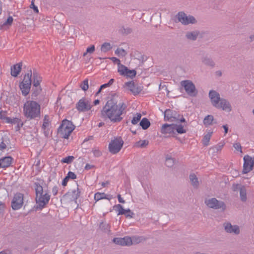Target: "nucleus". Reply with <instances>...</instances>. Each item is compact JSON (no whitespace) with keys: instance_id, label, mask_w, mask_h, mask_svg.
Instances as JSON below:
<instances>
[{"instance_id":"obj_1","label":"nucleus","mask_w":254,"mask_h":254,"mask_svg":"<svg viewBox=\"0 0 254 254\" xmlns=\"http://www.w3.org/2000/svg\"><path fill=\"white\" fill-rule=\"evenodd\" d=\"M126 105L124 102L117 103L113 97L107 101L101 111V116L105 119H109L113 123L121 122L122 117L126 109Z\"/></svg>"},{"instance_id":"obj_2","label":"nucleus","mask_w":254,"mask_h":254,"mask_svg":"<svg viewBox=\"0 0 254 254\" xmlns=\"http://www.w3.org/2000/svg\"><path fill=\"white\" fill-rule=\"evenodd\" d=\"M40 104L37 101L28 100L23 105V114L29 120L36 119L41 117Z\"/></svg>"},{"instance_id":"obj_3","label":"nucleus","mask_w":254,"mask_h":254,"mask_svg":"<svg viewBox=\"0 0 254 254\" xmlns=\"http://www.w3.org/2000/svg\"><path fill=\"white\" fill-rule=\"evenodd\" d=\"M209 97L212 105L215 108L227 112L231 111L232 108L229 102L225 99L221 98L219 93L216 91L210 90L209 92Z\"/></svg>"},{"instance_id":"obj_4","label":"nucleus","mask_w":254,"mask_h":254,"mask_svg":"<svg viewBox=\"0 0 254 254\" xmlns=\"http://www.w3.org/2000/svg\"><path fill=\"white\" fill-rule=\"evenodd\" d=\"M74 128L75 126L71 121L64 119L58 129V133L61 137L67 139Z\"/></svg>"},{"instance_id":"obj_5","label":"nucleus","mask_w":254,"mask_h":254,"mask_svg":"<svg viewBox=\"0 0 254 254\" xmlns=\"http://www.w3.org/2000/svg\"><path fill=\"white\" fill-rule=\"evenodd\" d=\"M175 22H180L183 25L195 24L197 20L191 15H187L184 11L179 12L175 16Z\"/></svg>"},{"instance_id":"obj_6","label":"nucleus","mask_w":254,"mask_h":254,"mask_svg":"<svg viewBox=\"0 0 254 254\" xmlns=\"http://www.w3.org/2000/svg\"><path fill=\"white\" fill-rule=\"evenodd\" d=\"M205 204L207 207L214 209H221L224 211L226 209L225 203L220 200H217L216 198L206 199L204 201Z\"/></svg>"},{"instance_id":"obj_7","label":"nucleus","mask_w":254,"mask_h":254,"mask_svg":"<svg viewBox=\"0 0 254 254\" xmlns=\"http://www.w3.org/2000/svg\"><path fill=\"white\" fill-rule=\"evenodd\" d=\"M31 98L33 100L37 101L39 103L44 102V104H46L47 103V99L45 95L42 93L41 87H32Z\"/></svg>"},{"instance_id":"obj_8","label":"nucleus","mask_w":254,"mask_h":254,"mask_svg":"<svg viewBox=\"0 0 254 254\" xmlns=\"http://www.w3.org/2000/svg\"><path fill=\"white\" fill-rule=\"evenodd\" d=\"M124 144V141L121 137L115 138L109 144V151L112 154H117L121 149Z\"/></svg>"},{"instance_id":"obj_9","label":"nucleus","mask_w":254,"mask_h":254,"mask_svg":"<svg viewBox=\"0 0 254 254\" xmlns=\"http://www.w3.org/2000/svg\"><path fill=\"white\" fill-rule=\"evenodd\" d=\"M50 195L45 192L36 195L35 200L37 204V208L42 210L48 204L50 199Z\"/></svg>"},{"instance_id":"obj_10","label":"nucleus","mask_w":254,"mask_h":254,"mask_svg":"<svg viewBox=\"0 0 254 254\" xmlns=\"http://www.w3.org/2000/svg\"><path fill=\"white\" fill-rule=\"evenodd\" d=\"M181 85L189 96L194 97L196 95L197 91L194 84L191 81L188 80L182 81Z\"/></svg>"},{"instance_id":"obj_11","label":"nucleus","mask_w":254,"mask_h":254,"mask_svg":"<svg viewBox=\"0 0 254 254\" xmlns=\"http://www.w3.org/2000/svg\"><path fill=\"white\" fill-rule=\"evenodd\" d=\"M23 204V194L21 193H16L14 194L11 201V207L14 210L20 209Z\"/></svg>"},{"instance_id":"obj_12","label":"nucleus","mask_w":254,"mask_h":254,"mask_svg":"<svg viewBox=\"0 0 254 254\" xmlns=\"http://www.w3.org/2000/svg\"><path fill=\"white\" fill-rule=\"evenodd\" d=\"M243 174H247L252 171L254 166V157H252L249 155H246L244 157Z\"/></svg>"},{"instance_id":"obj_13","label":"nucleus","mask_w":254,"mask_h":254,"mask_svg":"<svg viewBox=\"0 0 254 254\" xmlns=\"http://www.w3.org/2000/svg\"><path fill=\"white\" fill-rule=\"evenodd\" d=\"M92 106L90 101L82 98L76 104V108L78 111L84 112L90 110Z\"/></svg>"},{"instance_id":"obj_14","label":"nucleus","mask_w":254,"mask_h":254,"mask_svg":"<svg viewBox=\"0 0 254 254\" xmlns=\"http://www.w3.org/2000/svg\"><path fill=\"white\" fill-rule=\"evenodd\" d=\"M125 87L129 90L134 95H138L143 89L142 86L135 84L133 81L126 82Z\"/></svg>"},{"instance_id":"obj_15","label":"nucleus","mask_w":254,"mask_h":254,"mask_svg":"<svg viewBox=\"0 0 254 254\" xmlns=\"http://www.w3.org/2000/svg\"><path fill=\"white\" fill-rule=\"evenodd\" d=\"M179 122L174 125V129L178 133L183 134L187 132V123L186 120L183 117H182L178 120Z\"/></svg>"},{"instance_id":"obj_16","label":"nucleus","mask_w":254,"mask_h":254,"mask_svg":"<svg viewBox=\"0 0 254 254\" xmlns=\"http://www.w3.org/2000/svg\"><path fill=\"white\" fill-rule=\"evenodd\" d=\"M223 227L225 231L230 234L238 235L240 233V227L238 225H233L230 222H227L223 224Z\"/></svg>"},{"instance_id":"obj_17","label":"nucleus","mask_w":254,"mask_h":254,"mask_svg":"<svg viewBox=\"0 0 254 254\" xmlns=\"http://www.w3.org/2000/svg\"><path fill=\"white\" fill-rule=\"evenodd\" d=\"M176 111L168 109L164 112V119L165 121L174 122L179 120V115L177 117Z\"/></svg>"},{"instance_id":"obj_18","label":"nucleus","mask_w":254,"mask_h":254,"mask_svg":"<svg viewBox=\"0 0 254 254\" xmlns=\"http://www.w3.org/2000/svg\"><path fill=\"white\" fill-rule=\"evenodd\" d=\"M113 241L115 244L123 246H128L132 245L131 238L127 236L124 238H115L113 240Z\"/></svg>"},{"instance_id":"obj_19","label":"nucleus","mask_w":254,"mask_h":254,"mask_svg":"<svg viewBox=\"0 0 254 254\" xmlns=\"http://www.w3.org/2000/svg\"><path fill=\"white\" fill-rule=\"evenodd\" d=\"M13 160V158L10 156H6L0 159V168H6L9 167Z\"/></svg>"},{"instance_id":"obj_20","label":"nucleus","mask_w":254,"mask_h":254,"mask_svg":"<svg viewBox=\"0 0 254 254\" xmlns=\"http://www.w3.org/2000/svg\"><path fill=\"white\" fill-rule=\"evenodd\" d=\"M175 131L174 124L169 125L167 124H164L161 128V132L164 134H171L174 133Z\"/></svg>"},{"instance_id":"obj_21","label":"nucleus","mask_w":254,"mask_h":254,"mask_svg":"<svg viewBox=\"0 0 254 254\" xmlns=\"http://www.w3.org/2000/svg\"><path fill=\"white\" fill-rule=\"evenodd\" d=\"M201 62L204 65L211 67H214L215 65L214 61L207 56H203L201 58Z\"/></svg>"},{"instance_id":"obj_22","label":"nucleus","mask_w":254,"mask_h":254,"mask_svg":"<svg viewBox=\"0 0 254 254\" xmlns=\"http://www.w3.org/2000/svg\"><path fill=\"white\" fill-rule=\"evenodd\" d=\"M22 63H19L16 64H14L11 67V75L12 76L16 77L20 72L21 70Z\"/></svg>"},{"instance_id":"obj_23","label":"nucleus","mask_w":254,"mask_h":254,"mask_svg":"<svg viewBox=\"0 0 254 254\" xmlns=\"http://www.w3.org/2000/svg\"><path fill=\"white\" fill-rule=\"evenodd\" d=\"M111 226L109 223L106 222H102L99 224V229L103 232L110 234L111 232L110 230Z\"/></svg>"},{"instance_id":"obj_24","label":"nucleus","mask_w":254,"mask_h":254,"mask_svg":"<svg viewBox=\"0 0 254 254\" xmlns=\"http://www.w3.org/2000/svg\"><path fill=\"white\" fill-rule=\"evenodd\" d=\"M43 182H35L34 183V187L35 190L36 195L41 194L44 192L42 187Z\"/></svg>"},{"instance_id":"obj_25","label":"nucleus","mask_w":254,"mask_h":254,"mask_svg":"<svg viewBox=\"0 0 254 254\" xmlns=\"http://www.w3.org/2000/svg\"><path fill=\"white\" fill-rule=\"evenodd\" d=\"M198 35L199 32L197 31H188L186 34V37L188 40L195 41L197 39Z\"/></svg>"},{"instance_id":"obj_26","label":"nucleus","mask_w":254,"mask_h":254,"mask_svg":"<svg viewBox=\"0 0 254 254\" xmlns=\"http://www.w3.org/2000/svg\"><path fill=\"white\" fill-rule=\"evenodd\" d=\"M33 77V81L32 87H41L40 84L41 81V77H40V76H39L37 72H34Z\"/></svg>"},{"instance_id":"obj_27","label":"nucleus","mask_w":254,"mask_h":254,"mask_svg":"<svg viewBox=\"0 0 254 254\" xmlns=\"http://www.w3.org/2000/svg\"><path fill=\"white\" fill-rule=\"evenodd\" d=\"M31 77L32 71L30 70L29 73L24 75L23 80L20 83L24 84L26 85L31 86Z\"/></svg>"},{"instance_id":"obj_28","label":"nucleus","mask_w":254,"mask_h":254,"mask_svg":"<svg viewBox=\"0 0 254 254\" xmlns=\"http://www.w3.org/2000/svg\"><path fill=\"white\" fill-rule=\"evenodd\" d=\"M19 87L23 96H27L30 90L31 86L26 85L24 84L20 83Z\"/></svg>"},{"instance_id":"obj_29","label":"nucleus","mask_w":254,"mask_h":254,"mask_svg":"<svg viewBox=\"0 0 254 254\" xmlns=\"http://www.w3.org/2000/svg\"><path fill=\"white\" fill-rule=\"evenodd\" d=\"M103 199H107L108 200H110V198L108 197V195L105 194L104 192H97L95 193L94 194V200H95V202Z\"/></svg>"},{"instance_id":"obj_30","label":"nucleus","mask_w":254,"mask_h":254,"mask_svg":"<svg viewBox=\"0 0 254 254\" xmlns=\"http://www.w3.org/2000/svg\"><path fill=\"white\" fill-rule=\"evenodd\" d=\"M139 125L143 129H146L150 126V123L147 118H143L140 122Z\"/></svg>"},{"instance_id":"obj_31","label":"nucleus","mask_w":254,"mask_h":254,"mask_svg":"<svg viewBox=\"0 0 254 254\" xmlns=\"http://www.w3.org/2000/svg\"><path fill=\"white\" fill-rule=\"evenodd\" d=\"M131 240H132V244H137L145 241L146 240V238L143 236H135L131 238Z\"/></svg>"},{"instance_id":"obj_32","label":"nucleus","mask_w":254,"mask_h":254,"mask_svg":"<svg viewBox=\"0 0 254 254\" xmlns=\"http://www.w3.org/2000/svg\"><path fill=\"white\" fill-rule=\"evenodd\" d=\"M190 179L191 182V185L195 188H197L199 185L198 179L196 175L194 174L190 175Z\"/></svg>"},{"instance_id":"obj_33","label":"nucleus","mask_w":254,"mask_h":254,"mask_svg":"<svg viewBox=\"0 0 254 254\" xmlns=\"http://www.w3.org/2000/svg\"><path fill=\"white\" fill-rule=\"evenodd\" d=\"M240 196L241 200L245 202L247 200V190L245 187L243 186L242 188H240Z\"/></svg>"},{"instance_id":"obj_34","label":"nucleus","mask_w":254,"mask_h":254,"mask_svg":"<svg viewBox=\"0 0 254 254\" xmlns=\"http://www.w3.org/2000/svg\"><path fill=\"white\" fill-rule=\"evenodd\" d=\"M213 121L214 118L213 116L207 115L204 118L203 120V124L206 127H207L212 125L213 124Z\"/></svg>"},{"instance_id":"obj_35","label":"nucleus","mask_w":254,"mask_h":254,"mask_svg":"<svg viewBox=\"0 0 254 254\" xmlns=\"http://www.w3.org/2000/svg\"><path fill=\"white\" fill-rule=\"evenodd\" d=\"M224 145V143L220 142L216 145L211 147L210 148V150L212 151L213 153H217L218 152L221 150Z\"/></svg>"},{"instance_id":"obj_36","label":"nucleus","mask_w":254,"mask_h":254,"mask_svg":"<svg viewBox=\"0 0 254 254\" xmlns=\"http://www.w3.org/2000/svg\"><path fill=\"white\" fill-rule=\"evenodd\" d=\"M115 210L118 212V215H123L126 214V210L127 209H124L123 206L121 204H117L114 206Z\"/></svg>"},{"instance_id":"obj_37","label":"nucleus","mask_w":254,"mask_h":254,"mask_svg":"<svg viewBox=\"0 0 254 254\" xmlns=\"http://www.w3.org/2000/svg\"><path fill=\"white\" fill-rule=\"evenodd\" d=\"M212 133V132H209L204 136L202 139V143L204 146H207L209 145Z\"/></svg>"},{"instance_id":"obj_38","label":"nucleus","mask_w":254,"mask_h":254,"mask_svg":"<svg viewBox=\"0 0 254 254\" xmlns=\"http://www.w3.org/2000/svg\"><path fill=\"white\" fill-rule=\"evenodd\" d=\"M9 140L6 137H2L0 139V150H3L6 147V144Z\"/></svg>"},{"instance_id":"obj_39","label":"nucleus","mask_w":254,"mask_h":254,"mask_svg":"<svg viewBox=\"0 0 254 254\" xmlns=\"http://www.w3.org/2000/svg\"><path fill=\"white\" fill-rule=\"evenodd\" d=\"M174 159L171 156L167 155L166 158L165 165L168 167H171L174 165Z\"/></svg>"},{"instance_id":"obj_40","label":"nucleus","mask_w":254,"mask_h":254,"mask_svg":"<svg viewBox=\"0 0 254 254\" xmlns=\"http://www.w3.org/2000/svg\"><path fill=\"white\" fill-rule=\"evenodd\" d=\"M80 191L79 189L77 188V189L74 190L71 192V197L73 200H77L80 196Z\"/></svg>"},{"instance_id":"obj_41","label":"nucleus","mask_w":254,"mask_h":254,"mask_svg":"<svg viewBox=\"0 0 254 254\" xmlns=\"http://www.w3.org/2000/svg\"><path fill=\"white\" fill-rule=\"evenodd\" d=\"M20 121H21V120L18 118H11L10 117H7L6 118V123H7L17 124Z\"/></svg>"},{"instance_id":"obj_42","label":"nucleus","mask_w":254,"mask_h":254,"mask_svg":"<svg viewBox=\"0 0 254 254\" xmlns=\"http://www.w3.org/2000/svg\"><path fill=\"white\" fill-rule=\"evenodd\" d=\"M111 48V44L109 43L105 42L102 45L101 50L105 53L110 50Z\"/></svg>"},{"instance_id":"obj_43","label":"nucleus","mask_w":254,"mask_h":254,"mask_svg":"<svg viewBox=\"0 0 254 254\" xmlns=\"http://www.w3.org/2000/svg\"><path fill=\"white\" fill-rule=\"evenodd\" d=\"M127 70V68L125 65L121 64L119 65L118 72L121 75L125 76Z\"/></svg>"},{"instance_id":"obj_44","label":"nucleus","mask_w":254,"mask_h":254,"mask_svg":"<svg viewBox=\"0 0 254 254\" xmlns=\"http://www.w3.org/2000/svg\"><path fill=\"white\" fill-rule=\"evenodd\" d=\"M13 22V18L12 16H9L6 21H5L0 26L1 29H3L5 26H10L11 25L12 23Z\"/></svg>"},{"instance_id":"obj_45","label":"nucleus","mask_w":254,"mask_h":254,"mask_svg":"<svg viewBox=\"0 0 254 254\" xmlns=\"http://www.w3.org/2000/svg\"><path fill=\"white\" fill-rule=\"evenodd\" d=\"M148 142L147 140H139L136 143V146L143 148L148 144Z\"/></svg>"},{"instance_id":"obj_46","label":"nucleus","mask_w":254,"mask_h":254,"mask_svg":"<svg viewBox=\"0 0 254 254\" xmlns=\"http://www.w3.org/2000/svg\"><path fill=\"white\" fill-rule=\"evenodd\" d=\"M74 159V157L73 156H68L65 158H63L62 159L61 162L64 163L70 164L73 161Z\"/></svg>"},{"instance_id":"obj_47","label":"nucleus","mask_w":254,"mask_h":254,"mask_svg":"<svg viewBox=\"0 0 254 254\" xmlns=\"http://www.w3.org/2000/svg\"><path fill=\"white\" fill-rule=\"evenodd\" d=\"M141 115L140 113H137L133 118L131 120V123L133 125H136L137 124L138 121L141 119Z\"/></svg>"},{"instance_id":"obj_48","label":"nucleus","mask_w":254,"mask_h":254,"mask_svg":"<svg viewBox=\"0 0 254 254\" xmlns=\"http://www.w3.org/2000/svg\"><path fill=\"white\" fill-rule=\"evenodd\" d=\"M81 88L83 91H86L89 88V85H88V79H85L80 84V85Z\"/></svg>"},{"instance_id":"obj_49","label":"nucleus","mask_w":254,"mask_h":254,"mask_svg":"<svg viewBox=\"0 0 254 254\" xmlns=\"http://www.w3.org/2000/svg\"><path fill=\"white\" fill-rule=\"evenodd\" d=\"M136 74V72L135 70H130L127 68V73L126 74L125 76L132 78L133 77H135Z\"/></svg>"},{"instance_id":"obj_50","label":"nucleus","mask_w":254,"mask_h":254,"mask_svg":"<svg viewBox=\"0 0 254 254\" xmlns=\"http://www.w3.org/2000/svg\"><path fill=\"white\" fill-rule=\"evenodd\" d=\"M115 54L119 56L125 57L127 53L124 49L118 48L115 51Z\"/></svg>"},{"instance_id":"obj_51","label":"nucleus","mask_w":254,"mask_h":254,"mask_svg":"<svg viewBox=\"0 0 254 254\" xmlns=\"http://www.w3.org/2000/svg\"><path fill=\"white\" fill-rule=\"evenodd\" d=\"M49 119L47 115H45L43 120V123L42 126V128L48 127L49 126Z\"/></svg>"},{"instance_id":"obj_52","label":"nucleus","mask_w":254,"mask_h":254,"mask_svg":"<svg viewBox=\"0 0 254 254\" xmlns=\"http://www.w3.org/2000/svg\"><path fill=\"white\" fill-rule=\"evenodd\" d=\"M120 31L122 33L128 34L131 33V29L129 27L125 28L124 27H123L121 28Z\"/></svg>"},{"instance_id":"obj_53","label":"nucleus","mask_w":254,"mask_h":254,"mask_svg":"<svg viewBox=\"0 0 254 254\" xmlns=\"http://www.w3.org/2000/svg\"><path fill=\"white\" fill-rule=\"evenodd\" d=\"M124 215H125L127 218H133L134 214L129 209H127L126 210V214Z\"/></svg>"},{"instance_id":"obj_54","label":"nucleus","mask_w":254,"mask_h":254,"mask_svg":"<svg viewBox=\"0 0 254 254\" xmlns=\"http://www.w3.org/2000/svg\"><path fill=\"white\" fill-rule=\"evenodd\" d=\"M95 51V46L94 45H91L90 47H88L86 49V52L83 54V56H85V55L87 53L91 54Z\"/></svg>"},{"instance_id":"obj_55","label":"nucleus","mask_w":254,"mask_h":254,"mask_svg":"<svg viewBox=\"0 0 254 254\" xmlns=\"http://www.w3.org/2000/svg\"><path fill=\"white\" fill-rule=\"evenodd\" d=\"M233 147L236 150H237L238 151H240L241 153H242V146L240 143H234L233 144Z\"/></svg>"},{"instance_id":"obj_56","label":"nucleus","mask_w":254,"mask_h":254,"mask_svg":"<svg viewBox=\"0 0 254 254\" xmlns=\"http://www.w3.org/2000/svg\"><path fill=\"white\" fill-rule=\"evenodd\" d=\"M30 7L32 8L35 13H38L39 12V10L37 6H35L34 4V0H32Z\"/></svg>"},{"instance_id":"obj_57","label":"nucleus","mask_w":254,"mask_h":254,"mask_svg":"<svg viewBox=\"0 0 254 254\" xmlns=\"http://www.w3.org/2000/svg\"><path fill=\"white\" fill-rule=\"evenodd\" d=\"M243 186L239 184H233L232 186V190L233 191H236L237 190L240 191V188H242Z\"/></svg>"},{"instance_id":"obj_58","label":"nucleus","mask_w":254,"mask_h":254,"mask_svg":"<svg viewBox=\"0 0 254 254\" xmlns=\"http://www.w3.org/2000/svg\"><path fill=\"white\" fill-rule=\"evenodd\" d=\"M67 176L69 179H71L72 180L75 179L77 177L76 175L74 173L71 171L68 172Z\"/></svg>"},{"instance_id":"obj_59","label":"nucleus","mask_w":254,"mask_h":254,"mask_svg":"<svg viewBox=\"0 0 254 254\" xmlns=\"http://www.w3.org/2000/svg\"><path fill=\"white\" fill-rule=\"evenodd\" d=\"M110 59L111 60H112V61L114 63H116V64H118V66L121 64V61L120 60L116 58V57H112V58H110Z\"/></svg>"},{"instance_id":"obj_60","label":"nucleus","mask_w":254,"mask_h":254,"mask_svg":"<svg viewBox=\"0 0 254 254\" xmlns=\"http://www.w3.org/2000/svg\"><path fill=\"white\" fill-rule=\"evenodd\" d=\"M93 153L95 157H99L102 155L101 152L98 149L93 150Z\"/></svg>"},{"instance_id":"obj_61","label":"nucleus","mask_w":254,"mask_h":254,"mask_svg":"<svg viewBox=\"0 0 254 254\" xmlns=\"http://www.w3.org/2000/svg\"><path fill=\"white\" fill-rule=\"evenodd\" d=\"M69 179L67 176L63 179L62 184L64 187H65L67 185Z\"/></svg>"},{"instance_id":"obj_62","label":"nucleus","mask_w":254,"mask_h":254,"mask_svg":"<svg viewBox=\"0 0 254 254\" xmlns=\"http://www.w3.org/2000/svg\"><path fill=\"white\" fill-rule=\"evenodd\" d=\"M6 112L0 111V119H3L6 121V118L7 117H6Z\"/></svg>"},{"instance_id":"obj_63","label":"nucleus","mask_w":254,"mask_h":254,"mask_svg":"<svg viewBox=\"0 0 254 254\" xmlns=\"http://www.w3.org/2000/svg\"><path fill=\"white\" fill-rule=\"evenodd\" d=\"M23 126V123L21 121L17 124V126L15 127L16 130V131L19 130L20 129V128L22 127Z\"/></svg>"},{"instance_id":"obj_64","label":"nucleus","mask_w":254,"mask_h":254,"mask_svg":"<svg viewBox=\"0 0 254 254\" xmlns=\"http://www.w3.org/2000/svg\"><path fill=\"white\" fill-rule=\"evenodd\" d=\"M58 188L57 186H55L52 189V193L54 195H56L57 194L58 192Z\"/></svg>"}]
</instances>
